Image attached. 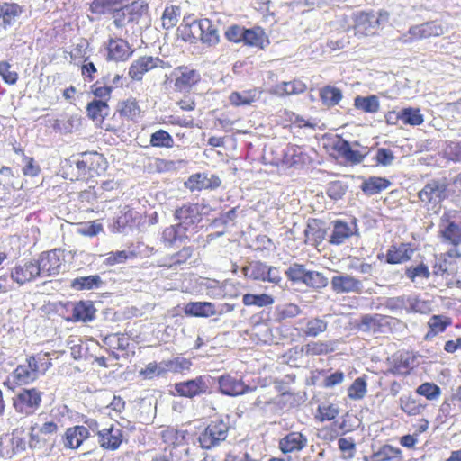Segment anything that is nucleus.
Masks as SVG:
<instances>
[{"mask_svg": "<svg viewBox=\"0 0 461 461\" xmlns=\"http://www.w3.org/2000/svg\"><path fill=\"white\" fill-rule=\"evenodd\" d=\"M355 35L366 37L375 35L376 32L385 26L389 21V13L379 11L377 14L373 12H357L353 14Z\"/></svg>", "mask_w": 461, "mask_h": 461, "instance_id": "obj_1", "label": "nucleus"}, {"mask_svg": "<svg viewBox=\"0 0 461 461\" xmlns=\"http://www.w3.org/2000/svg\"><path fill=\"white\" fill-rule=\"evenodd\" d=\"M41 398L42 392L36 388L22 389L14 397L13 406L18 413L30 416L40 408Z\"/></svg>", "mask_w": 461, "mask_h": 461, "instance_id": "obj_2", "label": "nucleus"}, {"mask_svg": "<svg viewBox=\"0 0 461 461\" xmlns=\"http://www.w3.org/2000/svg\"><path fill=\"white\" fill-rule=\"evenodd\" d=\"M444 33L443 27L437 22H426L411 26L407 32L403 33L400 41L403 43H411L416 41L437 37Z\"/></svg>", "mask_w": 461, "mask_h": 461, "instance_id": "obj_3", "label": "nucleus"}, {"mask_svg": "<svg viewBox=\"0 0 461 461\" xmlns=\"http://www.w3.org/2000/svg\"><path fill=\"white\" fill-rule=\"evenodd\" d=\"M211 379L210 375H200L194 379L176 383L174 388L179 396L194 398L209 392Z\"/></svg>", "mask_w": 461, "mask_h": 461, "instance_id": "obj_4", "label": "nucleus"}, {"mask_svg": "<svg viewBox=\"0 0 461 461\" xmlns=\"http://www.w3.org/2000/svg\"><path fill=\"white\" fill-rule=\"evenodd\" d=\"M63 261V251L60 249H52L41 253L40 259L35 263L39 269L40 276H50L58 275L60 272Z\"/></svg>", "mask_w": 461, "mask_h": 461, "instance_id": "obj_5", "label": "nucleus"}, {"mask_svg": "<svg viewBox=\"0 0 461 461\" xmlns=\"http://www.w3.org/2000/svg\"><path fill=\"white\" fill-rule=\"evenodd\" d=\"M228 426L223 421H212L199 436V442L203 448L210 449L226 439Z\"/></svg>", "mask_w": 461, "mask_h": 461, "instance_id": "obj_6", "label": "nucleus"}, {"mask_svg": "<svg viewBox=\"0 0 461 461\" xmlns=\"http://www.w3.org/2000/svg\"><path fill=\"white\" fill-rule=\"evenodd\" d=\"M97 441L104 450L115 451L119 449L123 442V430L120 425L111 424L96 431Z\"/></svg>", "mask_w": 461, "mask_h": 461, "instance_id": "obj_7", "label": "nucleus"}, {"mask_svg": "<svg viewBox=\"0 0 461 461\" xmlns=\"http://www.w3.org/2000/svg\"><path fill=\"white\" fill-rule=\"evenodd\" d=\"M421 202L431 204L432 209L447 196V185L443 180H432L418 194Z\"/></svg>", "mask_w": 461, "mask_h": 461, "instance_id": "obj_8", "label": "nucleus"}, {"mask_svg": "<svg viewBox=\"0 0 461 461\" xmlns=\"http://www.w3.org/2000/svg\"><path fill=\"white\" fill-rule=\"evenodd\" d=\"M330 285L336 294H361L364 289L361 280L347 273H339L332 276Z\"/></svg>", "mask_w": 461, "mask_h": 461, "instance_id": "obj_9", "label": "nucleus"}, {"mask_svg": "<svg viewBox=\"0 0 461 461\" xmlns=\"http://www.w3.org/2000/svg\"><path fill=\"white\" fill-rule=\"evenodd\" d=\"M174 217L177 224L188 232L192 227L200 222L201 212L198 204L187 203L176 209Z\"/></svg>", "mask_w": 461, "mask_h": 461, "instance_id": "obj_10", "label": "nucleus"}, {"mask_svg": "<svg viewBox=\"0 0 461 461\" xmlns=\"http://www.w3.org/2000/svg\"><path fill=\"white\" fill-rule=\"evenodd\" d=\"M332 225V232L329 238V242L332 245H341L351 236L358 234L356 219L348 223L340 220L334 221Z\"/></svg>", "mask_w": 461, "mask_h": 461, "instance_id": "obj_11", "label": "nucleus"}, {"mask_svg": "<svg viewBox=\"0 0 461 461\" xmlns=\"http://www.w3.org/2000/svg\"><path fill=\"white\" fill-rule=\"evenodd\" d=\"M218 383L221 393L229 396H238L256 390V387L246 385L240 379L230 375L220 376Z\"/></svg>", "mask_w": 461, "mask_h": 461, "instance_id": "obj_12", "label": "nucleus"}, {"mask_svg": "<svg viewBox=\"0 0 461 461\" xmlns=\"http://www.w3.org/2000/svg\"><path fill=\"white\" fill-rule=\"evenodd\" d=\"M333 149L341 158L351 164L361 163L369 152L367 148H363L361 150L353 149L351 144L343 139L336 141Z\"/></svg>", "mask_w": 461, "mask_h": 461, "instance_id": "obj_13", "label": "nucleus"}, {"mask_svg": "<svg viewBox=\"0 0 461 461\" xmlns=\"http://www.w3.org/2000/svg\"><path fill=\"white\" fill-rule=\"evenodd\" d=\"M13 376L19 384H28L34 382L39 376L34 356L28 357L25 363L19 365L14 370Z\"/></svg>", "mask_w": 461, "mask_h": 461, "instance_id": "obj_14", "label": "nucleus"}, {"mask_svg": "<svg viewBox=\"0 0 461 461\" xmlns=\"http://www.w3.org/2000/svg\"><path fill=\"white\" fill-rule=\"evenodd\" d=\"M193 34L198 33L201 41L209 45L216 44L219 41V34L216 28L209 19L194 21L191 24Z\"/></svg>", "mask_w": 461, "mask_h": 461, "instance_id": "obj_15", "label": "nucleus"}, {"mask_svg": "<svg viewBox=\"0 0 461 461\" xmlns=\"http://www.w3.org/2000/svg\"><path fill=\"white\" fill-rule=\"evenodd\" d=\"M163 61L158 58H153L150 56H144L139 58L135 60L129 68V76L133 79L140 81L142 79L143 75L155 68L159 67Z\"/></svg>", "mask_w": 461, "mask_h": 461, "instance_id": "obj_16", "label": "nucleus"}, {"mask_svg": "<svg viewBox=\"0 0 461 461\" xmlns=\"http://www.w3.org/2000/svg\"><path fill=\"white\" fill-rule=\"evenodd\" d=\"M308 443L306 436L301 432L292 431L279 439L278 447L284 454L299 452L303 449Z\"/></svg>", "mask_w": 461, "mask_h": 461, "instance_id": "obj_17", "label": "nucleus"}, {"mask_svg": "<svg viewBox=\"0 0 461 461\" xmlns=\"http://www.w3.org/2000/svg\"><path fill=\"white\" fill-rule=\"evenodd\" d=\"M175 87L180 91L190 88L200 81V74L187 67H179L175 69Z\"/></svg>", "mask_w": 461, "mask_h": 461, "instance_id": "obj_18", "label": "nucleus"}, {"mask_svg": "<svg viewBox=\"0 0 461 461\" xmlns=\"http://www.w3.org/2000/svg\"><path fill=\"white\" fill-rule=\"evenodd\" d=\"M90 436L88 428L77 425L67 429L64 437V447L70 449H77Z\"/></svg>", "mask_w": 461, "mask_h": 461, "instance_id": "obj_19", "label": "nucleus"}, {"mask_svg": "<svg viewBox=\"0 0 461 461\" xmlns=\"http://www.w3.org/2000/svg\"><path fill=\"white\" fill-rule=\"evenodd\" d=\"M107 50V59L114 61H124L132 54L129 43L121 38L110 39Z\"/></svg>", "mask_w": 461, "mask_h": 461, "instance_id": "obj_20", "label": "nucleus"}, {"mask_svg": "<svg viewBox=\"0 0 461 461\" xmlns=\"http://www.w3.org/2000/svg\"><path fill=\"white\" fill-rule=\"evenodd\" d=\"M104 162V158L97 152L84 153L81 158L76 161V167L78 171V176H85L87 173L92 176L91 172L98 173L95 166H100Z\"/></svg>", "mask_w": 461, "mask_h": 461, "instance_id": "obj_21", "label": "nucleus"}, {"mask_svg": "<svg viewBox=\"0 0 461 461\" xmlns=\"http://www.w3.org/2000/svg\"><path fill=\"white\" fill-rule=\"evenodd\" d=\"M40 276L39 269L35 262L28 261L23 265L16 266L11 272V278L14 282L23 285Z\"/></svg>", "mask_w": 461, "mask_h": 461, "instance_id": "obj_22", "label": "nucleus"}, {"mask_svg": "<svg viewBox=\"0 0 461 461\" xmlns=\"http://www.w3.org/2000/svg\"><path fill=\"white\" fill-rule=\"evenodd\" d=\"M439 234L443 242L449 243L454 247L461 244V225L448 220H441Z\"/></svg>", "mask_w": 461, "mask_h": 461, "instance_id": "obj_23", "label": "nucleus"}, {"mask_svg": "<svg viewBox=\"0 0 461 461\" xmlns=\"http://www.w3.org/2000/svg\"><path fill=\"white\" fill-rule=\"evenodd\" d=\"M185 313L189 316L207 318L216 315V306L210 302H190L185 306Z\"/></svg>", "mask_w": 461, "mask_h": 461, "instance_id": "obj_24", "label": "nucleus"}, {"mask_svg": "<svg viewBox=\"0 0 461 461\" xmlns=\"http://www.w3.org/2000/svg\"><path fill=\"white\" fill-rule=\"evenodd\" d=\"M22 13V8L14 3L0 5V33L11 26L16 17Z\"/></svg>", "mask_w": 461, "mask_h": 461, "instance_id": "obj_25", "label": "nucleus"}, {"mask_svg": "<svg viewBox=\"0 0 461 461\" xmlns=\"http://www.w3.org/2000/svg\"><path fill=\"white\" fill-rule=\"evenodd\" d=\"M306 90V85L301 80L282 82L276 85L270 90L271 94L276 95H290L302 94Z\"/></svg>", "mask_w": 461, "mask_h": 461, "instance_id": "obj_26", "label": "nucleus"}, {"mask_svg": "<svg viewBox=\"0 0 461 461\" xmlns=\"http://www.w3.org/2000/svg\"><path fill=\"white\" fill-rule=\"evenodd\" d=\"M104 285V281L98 275L80 276L71 281L70 286L77 291L99 289Z\"/></svg>", "mask_w": 461, "mask_h": 461, "instance_id": "obj_27", "label": "nucleus"}, {"mask_svg": "<svg viewBox=\"0 0 461 461\" xmlns=\"http://www.w3.org/2000/svg\"><path fill=\"white\" fill-rule=\"evenodd\" d=\"M187 238V231L177 223L167 227L161 236L163 242L167 246H172L177 241L182 242Z\"/></svg>", "mask_w": 461, "mask_h": 461, "instance_id": "obj_28", "label": "nucleus"}, {"mask_svg": "<svg viewBox=\"0 0 461 461\" xmlns=\"http://www.w3.org/2000/svg\"><path fill=\"white\" fill-rule=\"evenodd\" d=\"M413 250L406 244L392 247L386 254V261L390 264H400L411 259Z\"/></svg>", "mask_w": 461, "mask_h": 461, "instance_id": "obj_29", "label": "nucleus"}, {"mask_svg": "<svg viewBox=\"0 0 461 461\" xmlns=\"http://www.w3.org/2000/svg\"><path fill=\"white\" fill-rule=\"evenodd\" d=\"M402 451L400 448L391 445H384L371 456L364 457L365 461H392L400 457Z\"/></svg>", "mask_w": 461, "mask_h": 461, "instance_id": "obj_30", "label": "nucleus"}, {"mask_svg": "<svg viewBox=\"0 0 461 461\" xmlns=\"http://www.w3.org/2000/svg\"><path fill=\"white\" fill-rule=\"evenodd\" d=\"M260 93L256 89L243 90L241 92H233L230 95V102L231 104L240 105H249L253 102L258 100Z\"/></svg>", "mask_w": 461, "mask_h": 461, "instance_id": "obj_31", "label": "nucleus"}, {"mask_svg": "<svg viewBox=\"0 0 461 461\" xmlns=\"http://www.w3.org/2000/svg\"><path fill=\"white\" fill-rule=\"evenodd\" d=\"M242 42L249 46L263 49L265 43L268 41L264 31L259 27H256L245 30Z\"/></svg>", "mask_w": 461, "mask_h": 461, "instance_id": "obj_32", "label": "nucleus"}, {"mask_svg": "<svg viewBox=\"0 0 461 461\" xmlns=\"http://www.w3.org/2000/svg\"><path fill=\"white\" fill-rule=\"evenodd\" d=\"M390 185L391 182L386 178L371 176L363 182L361 189L365 194L373 195L385 190Z\"/></svg>", "mask_w": 461, "mask_h": 461, "instance_id": "obj_33", "label": "nucleus"}, {"mask_svg": "<svg viewBox=\"0 0 461 461\" xmlns=\"http://www.w3.org/2000/svg\"><path fill=\"white\" fill-rule=\"evenodd\" d=\"M426 406V403L411 396L402 395L400 397V407L409 416L420 415Z\"/></svg>", "mask_w": 461, "mask_h": 461, "instance_id": "obj_34", "label": "nucleus"}, {"mask_svg": "<svg viewBox=\"0 0 461 461\" xmlns=\"http://www.w3.org/2000/svg\"><path fill=\"white\" fill-rule=\"evenodd\" d=\"M117 111L119 114L130 120H136L140 117L141 110L138 102L134 98H128L118 104Z\"/></svg>", "mask_w": 461, "mask_h": 461, "instance_id": "obj_35", "label": "nucleus"}, {"mask_svg": "<svg viewBox=\"0 0 461 461\" xmlns=\"http://www.w3.org/2000/svg\"><path fill=\"white\" fill-rule=\"evenodd\" d=\"M412 362L413 359H411L407 354H400L399 356H394L393 357V361L391 363V366L388 369V372L393 375H408Z\"/></svg>", "mask_w": 461, "mask_h": 461, "instance_id": "obj_36", "label": "nucleus"}, {"mask_svg": "<svg viewBox=\"0 0 461 461\" xmlns=\"http://www.w3.org/2000/svg\"><path fill=\"white\" fill-rule=\"evenodd\" d=\"M87 115L92 120L103 121L109 115V106L105 101L94 100L86 106Z\"/></svg>", "mask_w": 461, "mask_h": 461, "instance_id": "obj_37", "label": "nucleus"}, {"mask_svg": "<svg viewBox=\"0 0 461 461\" xmlns=\"http://www.w3.org/2000/svg\"><path fill=\"white\" fill-rule=\"evenodd\" d=\"M328 327V322L321 318L315 317L308 320L305 326L302 328V332L307 337H317L323 333Z\"/></svg>", "mask_w": 461, "mask_h": 461, "instance_id": "obj_38", "label": "nucleus"}, {"mask_svg": "<svg viewBox=\"0 0 461 461\" xmlns=\"http://www.w3.org/2000/svg\"><path fill=\"white\" fill-rule=\"evenodd\" d=\"M73 318L76 321L84 322L90 321L95 318V309L89 302H80L73 309Z\"/></svg>", "mask_w": 461, "mask_h": 461, "instance_id": "obj_39", "label": "nucleus"}, {"mask_svg": "<svg viewBox=\"0 0 461 461\" xmlns=\"http://www.w3.org/2000/svg\"><path fill=\"white\" fill-rule=\"evenodd\" d=\"M135 4H132L114 14L113 24L117 28H122L135 20Z\"/></svg>", "mask_w": 461, "mask_h": 461, "instance_id": "obj_40", "label": "nucleus"}, {"mask_svg": "<svg viewBox=\"0 0 461 461\" xmlns=\"http://www.w3.org/2000/svg\"><path fill=\"white\" fill-rule=\"evenodd\" d=\"M274 302V298L267 294H246L242 297V303L246 306L266 307L273 304Z\"/></svg>", "mask_w": 461, "mask_h": 461, "instance_id": "obj_41", "label": "nucleus"}, {"mask_svg": "<svg viewBox=\"0 0 461 461\" xmlns=\"http://www.w3.org/2000/svg\"><path fill=\"white\" fill-rule=\"evenodd\" d=\"M355 106L366 113H376L380 108L379 100L376 95L357 96L355 98Z\"/></svg>", "mask_w": 461, "mask_h": 461, "instance_id": "obj_42", "label": "nucleus"}, {"mask_svg": "<svg viewBox=\"0 0 461 461\" xmlns=\"http://www.w3.org/2000/svg\"><path fill=\"white\" fill-rule=\"evenodd\" d=\"M267 265L266 263L256 261L249 264V266L242 268L244 275L256 281L264 280Z\"/></svg>", "mask_w": 461, "mask_h": 461, "instance_id": "obj_43", "label": "nucleus"}, {"mask_svg": "<svg viewBox=\"0 0 461 461\" xmlns=\"http://www.w3.org/2000/svg\"><path fill=\"white\" fill-rule=\"evenodd\" d=\"M150 145L156 148H172L174 146L173 137L164 130H158L150 135Z\"/></svg>", "mask_w": 461, "mask_h": 461, "instance_id": "obj_44", "label": "nucleus"}, {"mask_svg": "<svg viewBox=\"0 0 461 461\" xmlns=\"http://www.w3.org/2000/svg\"><path fill=\"white\" fill-rule=\"evenodd\" d=\"M302 313V310L297 304L285 303L277 305L275 309V317L277 321L294 318Z\"/></svg>", "mask_w": 461, "mask_h": 461, "instance_id": "obj_45", "label": "nucleus"}, {"mask_svg": "<svg viewBox=\"0 0 461 461\" xmlns=\"http://www.w3.org/2000/svg\"><path fill=\"white\" fill-rule=\"evenodd\" d=\"M322 103L328 106H334L339 103L342 98L341 91L334 86H325L320 92Z\"/></svg>", "mask_w": 461, "mask_h": 461, "instance_id": "obj_46", "label": "nucleus"}, {"mask_svg": "<svg viewBox=\"0 0 461 461\" xmlns=\"http://www.w3.org/2000/svg\"><path fill=\"white\" fill-rule=\"evenodd\" d=\"M303 284L314 289H322L329 284V280L322 273L307 270Z\"/></svg>", "mask_w": 461, "mask_h": 461, "instance_id": "obj_47", "label": "nucleus"}, {"mask_svg": "<svg viewBox=\"0 0 461 461\" xmlns=\"http://www.w3.org/2000/svg\"><path fill=\"white\" fill-rule=\"evenodd\" d=\"M180 10L177 6H167L163 12L161 20L162 26L166 30H169L177 24Z\"/></svg>", "mask_w": 461, "mask_h": 461, "instance_id": "obj_48", "label": "nucleus"}, {"mask_svg": "<svg viewBox=\"0 0 461 461\" xmlns=\"http://www.w3.org/2000/svg\"><path fill=\"white\" fill-rule=\"evenodd\" d=\"M405 275L414 284L418 285L420 283V280H427L430 276V272L428 267L421 263L416 267H408L406 269Z\"/></svg>", "mask_w": 461, "mask_h": 461, "instance_id": "obj_49", "label": "nucleus"}, {"mask_svg": "<svg viewBox=\"0 0 461 461\" xmlns=\"http://www.w3.org/2000/svg\"><path fill=\"white\" fill-rule=\"evenodd\" d=\"M366 382L363 377L357 378L348 389V396L352 400L363 399L366 393Z\"/></svg>", "mask_w": 461, "mask_h": 461, "instance_id": "obj_50", "label": "nucleus"}, {"mask_svg": "<svg viewBox=\"0 0 461 461\" xmlns=\"http://www.w3.org/2000/svg\"><path fill=\"white\" fill-rule=\"evenodd\" d=\"M428 325L433 335L443 332L446 328L451 325L450 318L444 315H433L430 317Z\"/></svg>", "mask_w": 461, "mask_h": 461, "instance_id": "obj_51", "label": "nucleus"}, {"mask_svg": "<svg viewBox=\"0 0 461 461\" xmlns=\"http://www.w3.org/2000/svg\"><path fill=\"white\" fill-rule=\"evenodd\" d=\"M407 312L428 313L430 311L429 303L416 296L408 295Z\"/></svg>", "mask_w": 461, "mask_h": 461, "instance_id": "obj_52", "label": "nucleus"}, {"mask_svg": "<svg viewBox=\"0 0 461 461\" xmlns=\"http://www.w3.org/2000/svg\"><path fill=\"white\" fill-rule=\"evenodd\" d=\"M416 393L419 395L426 397V399L429 401H434L440 396L441 389L433 383H423L417 387Z\"/></svg>", "mask_w": 461, "mask_h": 461, "instance_id": "obj_53", "label": "nucleus"}, {"mask_svg": "<svg viewBox=\"0 0 461 461\" xmlns=\"http://www.w3.org/2000/svg\"><path fill=\"white\" fill-rule=\"evenodd\" d=\"M166 372L165 363L161 361L159 363L151 362L149 363L145 368L140 371V375L145 379H152L156 376L164 375Z\"/></svg>", "mask_w": 461, "mask_h": 461, "instance_id": "obj_54", "label": "nucleus"}, {"mask_svg": "<svg viewBox=\"0 0 461 461\" xmlns=\"http://www.w3.org/2000/svg\"><path fill=\"white\" fill-rule=\"evenodd\" d=\"M399 118L410 125H420L423 122V116L418 109L406 108L401 112Z\"/></svg>", "mask_w": 461, "mask_h": 461, "instance_id": "obj_55", "label": "nucleus"}, {"mask_svg": "<svg viewBox=\"0 0 461 461\" xmlns=\"http://www.w3.org/2000/svg\"><path fill=\"white\" fill-rule=\"evenodd\" d=\"M164 363L166 372L171 371L175 373L188 370L192 366V363L189 359L181 357L170 360H165Z\"/></svg>", "mask_w": 461, "mask_h": 461, "instance_id": "obj_56", "label": "nucleus"}, {"mask_svg": "<svg viewBox=\"0 0 461 461\" xmlns=\"http://www.w3.org/2000/svg\"><path fill=\"white\" fill-rule=\"evenodd\" d=\"M408 298L406 295L386 298L384 306L392 312H402L403 310L407 312Z\"/></svg>", "mask_w": 461, "mask_h": 461, "instance_id": "obj_57", "label": "nucleus"}, {"mask_svg": "<svg viewBox=\"0 0 461 461\" xmlns=\"http://www.w3.org/2000/svg\"><path fill=\"white\" fill-rule=\"evenodd\" d=\"M186 185L192 191L209 189L210 181L205 174H195L189 177Z\"/></svg>", "mask_w": 461, "mask_h": 461, "instance_id": "obj_58", "label": "nucleus"}, {"mask_svg": "<svg viewBox=\"0 0 461 461\" xmlns=\"http://www.w3.org/2000/svg\"><path fill=\"white\" fill-rule=\"evenodd\" d=\"M283 400V396H278L276 399H270L266 396H258L253 402L254 408H258L263 411H267L268 408L270 410H276V406H278L281 404Z\"/></svg>", "mask_w": 461, "mask_h": 461, "instance_id": "obj_59", "label": "nucleus"}, {"mask_svg": "<svg viewBox=\"0 0 461 461\" xmlns=\"http://www.w3.org/2000/svg\"><path fill=\"white\" fill-rule=\"evenodd\" d=\"M395 157L393 152L385 148H379L376 150L375 159L378 166L388 167L391 166Z\"/></svg>", "mask_w": 461, "mask_h": 461, "instance_id": "obj_60", "label": "nucleus"}, {"mask_svg": "<svg viewBox=\"0 0 461 461\" xmlns=\"http://www.w3.org/2000/svg\"><path fill=\"white\" fill-rule=\"evenodd\" d=\"M306 272L307 270L303 265L293 264L285 271V274L291 281L303 283Z\"/></svg>", "mask_w": 461, "mask_h": 461, "instance_id": "obj_61", "label": "nucleus"}, {"mask_svg": "<svg viewBox=\"0 0 461 461\" xmlns=\"http://www.w3.org/2000/svg\"><path fill=\"white\" fill-rule=\"evenodd\" d=\"M104 343L113 349L124 350L128 346V339L123 335L111 334L104 339Z\"/></svg>", "mask_w": 461, "mask_h": 461, "instance_id": "obj_62", "label": "nucleus"}, {"mask_svg": "<svg viewBox=\"0 0 461 461\" xmlns=\"http://www.w3.org/2000/svg\"><path fill=\"white\" fill-rule=\"evenodd\" d=\"M304 234L310 242H321L325 239V230L312 224L307 225Z\"/></svg>", "mask_w": 461, "mask_h": 461, "instance_id": "obj_63", "label": "nucleus"}, {"mask_svg": "<svg viewBox=\"0 0 461 461\" xmlns=\"http://www.w3.org/2000/svg\"><path fill=\"white\" fill-rule=\"evenodd\" d=\"M306 354L317 356L330 352V345L327 342H311L305 346Z\"/></svg>", "mask_w": 461, "mask_h": 461, "instance_id": "obj_64", "label": "nucleus"}]
</instances>
